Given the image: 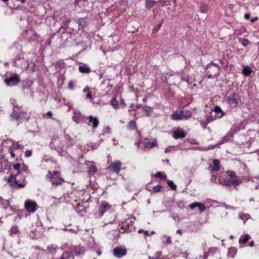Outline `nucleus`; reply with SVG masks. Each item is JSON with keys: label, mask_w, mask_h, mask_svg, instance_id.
Returning a JSON list of instances; mask_svg holds the SVG:
<instances>
[{"label": "nucleus", "mask_w": 259, "mask_h": 259, "mask_svg": "<svg viewBox=\"0 0 259 259\" xmlns=\"http://www.w3.org/2000/svg\"><path fill=\"white\" fill-rule=\"evenodd\" d=\"M257 20H258V17H255L252 18V19H251L250 21L251 22H254L257 21Z\"/></svg>", "instance_id": "0e129e2a"}, {"label": "nucleus", "mask_w": 259, "mask_h": 259, "mask_svg": "<svg viewBox=\"0 0 259 259\" xmlns=\"http://www.w3.org/2000/svg\"><path fill=\"white\" fill-rule=\"evenodd\" d=\"M228 139L227 138L225 137H224L222 140L220 141V144H223L227 141Z\"/></svg>", "instance_id": "864d4df0"}, {"label": "nucleus", "mask_w": 259, "mask_h": 259, "mask_svg": "<svg viewBox=\"0 0 259 259\" xmlns=\"http://www.w3.org/2000/svg\"><path fill=\"white\" fill-rule=\"evenodd\" d=\"M20 81L19 75L16 73H13L9 77L4 79V82L8 86L13 87L17 85Z\"/></svg>", "instance_id": "20e7f679"}, {"label": "nucleus", "mask_w": 259, "mask_h": 259, "mask_svg": "<svg viewBox=\"0 0 259 259\" xmlns=\"http://www.w3.org/2000/svg\"><path fill=\"white\" fill-rule=\"evenodd\" d=\"M56 247L54 246V245H52L51 246H48V249L50 251H52V250H55Z\"/></svg>", "instance_id": "4d7b16f0"}, {"label": "nucleus", "mask_w": 259, "mask_h": 259, "mask_svg": "<svg viewBox=\"0 0 259 259\" xmlns=\"http://www.w3.org/2000/svg\"><path fill=\"white\" fill-rule=\"evenodd\" d=\"M138 232L139 233H143L144 235L146 236L150 235V234L148 231H145V230H143V229H139L138 231Z\"/></svg>", "instance_id": "79ce46f5"}, {"label": "nucleus", "mask_w": 259, "mask_h": 259, "mask_svg": "<svg viewBox=\"0 0 259 259\" xmlns=\"http://www.w3.org/2000/svg\"><path fill=\"white\" fill-rule=\"evenodd\" d=\"M157 256H156V257H154V256H153V257H151V256H149V258L150 259H157V258H158V256H160V255H161V252H157Z\"/></svg>", "instance_id": "5fc2aeb1"}, {"label": "nucleus", "mask_w": 259, "mask_h": 259, "mask_svg": "<svg viewBox=\"0 0 259 259\" xmlns=\"http://www.w3.org/2000/svg\"><path fill=\"white\" fill-rule=\"evenodd\" d=\"M155 177L157 178H160L161 180H164L166 178V176L165 174H163L161 172H157L155 175Z\"/></svg>", "instance_id": "7c9ffc66"}, {"label": "nucleus", "mask_w": 259, "mask_h": 259, "mask_svg": "<svg viewBox=\"0 0 259 259\" xmlns=\"http://www.w3.org/2000/svg\"><path fill=\"white\" fill-rule=\"evenodd\" d=\"M113 254L115 256L118 258H121L123 256L126 255L127 251L125 248H121V247H116L113 250Z\"/></svg>", "instance_id": "0eeeda50"}, {"label": "nucleus", "mask_w": 259, "mask_h": 259, "mask_svg": "<svg viewBox=\"0 0 259 259\" xmlns=\"http://www.w3.org/2000/svg\"><path fill=\"white\" fill-rule=\"evenodd\" d=\"M32 152L31 150H27L25 152V155L26 157H30L31 156Z\"/></svg>", "instance_id": "c03bdc74"}, {"label": "nucleus", "mask_w": 259, "mask_h": 259, "mask_svg": "<svg viewBox=\"0 0 259 259\" xmlns=\"http://www.w3.org/2000/svg\"><path fill=\"white\" fill-rule=\"evenodd\" d=\"M142 110L146 113L147 116H150L153 113V108L148 106H145L142 108Z\"/></svg>", "instance_id": "f3484780"}, {"label": "nucleus", "mask_w": 259, "mask_h": 259, "mask_svg": "<svg viewBox=\"0 0 259 259\" xmlns=\"http://www.w3.org/2000/svg\"><path fill=\"white\" fill-rule=\"evenodd\" d=\"M47 114L49 116H52V115H53V113L51 111H49L47 113Z\"/></svg>", "instance_id": "338daca9"}, {"label": "nucleus", "mask_w": 259, "mask_h": 259, "mask_svg": "<svg viewBox=\"0 0 259 259\" xmlns=\"http://www.w3.org/2000/svg\"><path fill=\"white\" fill-rule=\"evenodd\" d=\"M23 148L24 146L22 145H20L18 143L15 145V149H22Z\"/></svg>", "instance_id": "de8ad7c7"}, {"label": "nucleus", "mask_w": 259, "mask_h": 259, "mask_svg": "<svg viewBox=\"0 0 259 259\" xmlns=\"http://www.w3.org/2000/svg\"><path fill=\"white\" fill-rule=\"evenodd\" d=\"M50 181L52 185L55 187L58 186L59 185H61L64 182V179L62 178L57 179L55 177H52Z\"/></svg>", "instance_id": "2eb2a0df"}, {"label": "nucleus", "mask_w": 259, "mask_h": 259, "mask_svg": "<svg viewBox=\"0 0 259 259\" xmlns=\"http://www.w3.org/2000/svg\"><path fill=\"white\" fill-rule=\"evenodd\" d=\"M63 256L65 257V259H69L72 256V253L67 251L63 252Z\"/></svg>", "instance_id": "4c0bfd02"}, {"label": "nucleus", "mask_w": 259, "mask_h": 259, "mask_svg": "<svg viewBox=\"0 0 259 259\" xmlns=\"http://www.w3.org/2000/svg\"><path fill=\"white\" fill-rule=\"evenodd\" d=\"M19 115H20V119L22 118L25 119L26 120L28 121L29 119V115L27 114L26 112L21 111L19 112Z\"/></svg>", "instance_id": "c756f323"}, {"label": "nucleus", "mask_w": 259, "mask_h": 259, "mask_svg": "<svg viewBox=\"0 0 259 259\" xmlns=\"http://www.w3.org/2000/svg\"><path fill=\"white\" fill-rule=\"evenodd\" d=\"M18 175H11L8 179V182L14 188H23L25 185V180L24 178L19 180Z\"/></svg>", "instance_id": "7ed1b4c3"}, {"label": "nucleus", "mask_w": 259, "mask_h": 259, "mask_svg": "<svg viewBox=\"0 0 259 259\" xmlns=\"http://www.w3.org/2000/svg\"><path fill=\"white\" fill-rule=\"evenodd\" d=\"M71 22V20L70 19L67 18L65 21H64L63 23V25H62V27L65 28H67L68 27V25L69 23Z\"/></svg>", "instance_id": "c9c22d12"}, {"label": "nucleus", "mask_w": 259, "mask_h": 259, "mask_svg": "<svg viewBox=\"0 0 259 259\" xmlns=\"http://www.w3.org/2000/svg\"><path fill=\"white\" fill-rule=\"evenodd\" d=\"M237 97L238 96L235 93H233L227 97V101L232 108L235 107L237 106Z\"/></svg>", "instance_id": "6e6552de"}, {"label": "nucleus", "mask_w": 259, "mask_h": 259, "mask_svg": "<svg viewBox=\"0 0 259 259\" xmlns=\"http://www.w3.org/2000/svg\"><path fill=\"white\" fill-rule=\"evenodd\" d=\"M249 17H250L249 14L246 13V14H245L244 18H245V19L247 20V19H248L249 18Z\"/></svg>", "instance_id": "052dcab7"}, {"label": "nucleus", "mask_w": 259, "mask_h": 259, "mask_svg": "<svg viewBox=\"0 0 259 259\" xmlns=\"http://www.w3.org/2000/svg\"><path fill=\"white\" fill-rule=\"evenodd\" d=\"M54 174H55V175H56L58 177L60 175V172H59L58 171H54Z\"/></svg>", "instance_id": "774afa93"}, {"label": "nucleus", "mask_w": 259, "mask_h": 259, "mask_svg": "<svg viewBox=\"0 0 259 259\" xmlns=\"http://www.w3.org/2000/svg\"><path fill=\"white\" fill-rule=\"evenodd\" d=\"M234 34L236 35H239L241 34L239 30H236L234 32Z\"/></svg>", "instance_id": "bf43d9fd"}, {"label": "nucleus", "mask_w": 259, "mask_h": 259, "mask_svg": "<svg viewBox=\"0 0 259 259\" xmlns=\"http://www.w3.org/2000/svg\"><path fill=\"white\" fill-rule=\"evenodd\" d=\"M224 205L227 209H232L234 210L236 209V207L233 206L228 205L226 204H224Z\"/></svg>", "instance_id": "a18cd8bd"}, {"label": "nucleus", "mask_w": 259, "mask_h": 259, "mask_svg": "<svg viewBox=\"0 0 259 259\" xmlns=\"http://www.w3.org/2000/svg\"><path fill=\"white\" fill-rule=\"evenodd\" d=\"M249 42V41L246 39H243L241 40V44L244 47H246L247 45H248Z\"/></svg>", "instance_id": "a19ab883"}, {"label": "nucleus", "mask_w": 259, "mask_h": 259, "mask_svg": "<svg viewBox=\"0 0 259 259\" xmlns=\"http://www.w3.org/2000/svg\"><path fill=\"white\" fill-rule=\"evenodd\" d=\"M189 207L191 209L198 207L201 213L204 211L206 209V207L203 204L198 202H194L190 204Z\"/></svg>", "instance_id": "9d476101"}, {"label": "nucleus", "mask_w": 259, "mask_h": 259, "mask_svg": "<svg viewBox=\"0 0 259 259\" xmlns=\"http://www.w3.org/2000/svg\"><path fill=\"white\" fill-rule=\"evenodd\" d=\"M215 119V117H213L212 116H206V120L208 123L212 122Z\"/></svg>", "instance_id": "58836bf2"}, {"label": "nucleus", "mask_w": 259, "mask_h": 259, "mask_svg": "<svg viewBox=\"0 0 259 259\" xmlns=\"http://www.w3.org/2000/svg\"><path fill=\"white\" fill-rule=\"evenodd\" d=\"M112 141H113V144H114V145H118V142H117V141L116 139H112Z\"/></svg>", "instance_id": "680f3d73"}, {"label": "nucleus", "mask_w": 259, "mask_h": 259, "mask_svg": "<svg viewBox=\"0 0 259 259\" xmlns=\"http://www.w3.org/2000/svg\"><path fill=\"white\" fill-rule=\"evenodd\" d=\"M12 120H15L17 121H20V115L18 114L16 112L13 111L11 115Z\"/></svg>", "instance_id": "bb28decb"}, {"label": "nucleus", "mask_w": 259, "mask_h": 259, "mask_svg": "<svg viewBox=\"0 0 259 259\" xmlns=\"http://www.w3.org/2000/svg\"><path fill=\"white\" fill-rule=\"evenodd\" d=\"M19 232V229L17 226H12L9 231L10 235H11L12 236L14 234H15V235L18 234Z\"/></svg>", "instance_id": "aec40b11"}, {"label": "nucleus", "mask_w": 259, "mask_h": 259, "mask_svg": "<svg viewBox=\"0 0 259 259\" xmlns=\"http://www.w3.org/2000/svg\"><path fill=\"white\" fill-rule=\"evenodd\" d=\"M155 4L154 0H146L145 7L148 9L152 8Z\"/></svg>", "instance_id": "b1692460"}, {"label": "nucleus", "mask_w": 259, "mask_h": 259, "mask_svg": "<svg viewBox=\"0 0 259 259\" xmlns=\"http://www.w3.org/2000/svg\"><path fill=\"white\" fill-rule=\"evenodd\" d=\"M89 90H90V88L88 87H86L85 88H84L83 92H89Z\"/></svg>", "instance_id": "e2e57ef3"}, {"label": "nucleus", "mask_w": 259, "mask_h": 259, "mask_svg": "<svg viewBox=\"0 0 259 259\" xmlns=\"http://www.w3.org/2000/svg\"><path fill=\"white\" fill-rule=\"evenodd\" d=\"M199 123L201 125V126L203 128H205L206 127V125L208 124L207 122H206V119L205 120H199Z\"/></svg>", "instance_id": "e433bc0d"}, {"label": "nucleus", "mask_w": 259, "mask_h": 259, "mask_svg": "<svg viewBox=\"0 0 259 259\" xmlns=\"http://www.w3.org/2000/svg\"><path fill=\"white\" fill-rule=\"evenodd\" d=\"M239 217L243 221L244 224L247 220L250 219V216L248 214L243 212H240L239 214Z\"/></svg>", "instance_id": "6ab92c4d"}, {"label": "nucleus", "mask_w": 259, "mask_h": 259, "mask_svg": "<svg viewBox=\"0 0 259 259\" xmlns=\"http://www.w3.org/2000/svg\"><path fill=\"white\" fill-rule=\"evenodd\" d=\"M173 137L175 139L184 138L187 135L186 132L180 130L175 131L172 133Z\"/></svg>", "instance_id": "4468645a"}, {"label": "nucleus", "mask_w": 259, "mask_h": 259, "mask_svg": "<svg viewBox=\"0 0 259 259\" xmlns=\"http://www.w3.org/2000/svg\"><path fill=\"white\" fill-rule=\"evenodd\" d=\"M162 23H159L157 26L153 29V31H157L161 27Z\"/></svg>", "instance_id": "49530a36"}, {"label": "nucleus", "mask_w": 259, "mask_h": 259, "mask_svg": "<svg viewBox=\"0 0 259 259\" xmlns=\"http://www.w3.org/2000/svg\"><path fill=\"white\" fill-rule=\"evenodd\" d=\"M192 116L191 111L188 110H181L176 111L171 115V119L174 120L187 119Z\"/></svg>", "instance_id": "f03ea898"}, {"label": "nucleus", "mask_w": 259, "mask_h": 259, "mask_svg": "<svg viewBox=\"0 0 259 259\" xmlns=\"http://www.w3.org/2000/svg\"><path fill=\"white\" fill-rule=\"evenodd\" d=\"M78 70L80 72L83 73H89L91 72V69L89 67L84 66H79Z\"/></svg>", "instance_id": "393cba45"}, {"label": "nucleus", "mask_w": 259, "mask_h": 259, "mask_svg": "<svg viewBox=\"0 0 259 259\" xmlns=\"http://www.w3.org/2000/svg\"><path fill=\"white\" fill-rule=\"evenodd\" d=\"M168 186L173 190L177 189V186L174 183L173 181L168 180L167 182Z\"/></svg>", "instance_id": "2f4dec72"}, {"label": "nucleus", "mask_w": 259, "mask_h": 259, "mask_svg": "<svg viewBox=\"0 0 259 259\" xmlns=\"http://www.w3.org/2000/svg\"><path fill=\"white\" fill-rule=\"evenodd\" d=\"M3 161H4V159H3L2 158H0V171H2V170L3 169V165H2Z\"/></svg>", "instance_id": "6e6d98bb"}, {"label": "nucleus", "mask_w": 259, "mask_h": 259, "mask_svg": "<svg viewBox=\"0 0 259 259\" xmlns=\"http://www.w3.org/2000/svg\"><path fill=\"white\" fill-rule=\"evenodd\" d=\"M89 123L90 126H91L93 128H97L99 124V119L97 117H94L92 115H90L88 117Z\"/></svg>", "instance_id": "1a4fd4ad"}, {"label": "nucleus", "mask_w": 259, "mask_h": 259, "mask_svg": "<svg viewBox=\"0 0 259 259\" xmlns=\"http://www.w3.org/2000/svg\"><path fill=\"white\" fill-rule=\"evenodd\" d=\"M85 249L83 246L80 245L75 246L73 247V252L75 255L79 256L84 253Z\"/></svg>", "instance_id": "9b49d317"}, {"label": "nucleus", "mask_w": 259, "mask_h": 259, "mask_svg": "<svg viewBox=\"0 0 259 259\" xmlns=\"http://www.w3.org/2000/svg\"><path fill=\"white\" fill-rule=\"evenodd\" d=\"M213 111L218 114L217 116L219 118L222 117L225 114L224 111L221 109V107L219 106H215Z\"/></svg>", "instance_id": "a211bd4d"}, {"label": "nucleus", "mask_w": 259, "mask_h": 259, "mask_svg": "<svg viewBox=\"0 0 259 259\" xmlns=\"http://www.w3.org/2000/svg\"><path fill=\"white\" fill-rule=\"evenodd\" d=\"M127 127L129 130H134L136 127V122L135 120H133L128 122Z\"/></svg>", "instance_id": "a878e982"}, {"label": "nucleus", "mask_w": 259, "mask_h": 259, "mask_svg": "<svg viewBox=\"0 0 259 259\" xmlns=\"http://www.w3.org/2000/svg\"><path fill=\"white\" fill-rule=\"evenodd\" d=\"M157 146V143L155 141L148 142L145 144V147L147 148H152Z\"/></svg>", "instance_id": "cd10ccee"}, {"label": "nucleus", "mask_w": 259, "mask_h": 259, "mask_svg": "<svg viewBox=\"0 0 259 259\" xmlns=\"http://www.w3.org/2000/svg\"><path fill=\"white\" fill-rule=\"evenodd\" d=\"M110 206L109 204L108 203L106 202H102L100 206L99 211L100 212V216H102L104 212L107 211L108 209H110Z\"/></svg>", "instance_id": "f8f14e48"}, {"label": "nucleus", "mask_w": 259, "mask_h": 259, "mask_svg": "<svg viewBox=\"0 0 259 259\" xmlns=\"http://www.w3.org/2000/svg\"><path fill=\"white\" fill-rule=\"evenodd\" d=\"M68 88L70 89V90H73V88H74V84H73V82L72 81H70L69 84H68Z\"/></svg>", "instance_id": "09e8293b"}, {"label": "nucleus", "mask_w": 259, "mask_h": 259, "mask_svg": "<svg viewBox=\"0 0 259 259\" xmlns=\"http://www.w3.org/2000/svg\"><path fill=\"white\" fill-rule=\"evenodd\" d=\"M92 94L91 93L88 92V94H87L86 98L88 99H92Z\"/></svg>", "instance_id": "13d9d810"}, {"label": "nucleus", "mask_w": 259, "mask_h": 259, "mask_svg": "<svg viewBox=\"0 0 259 259\" xmlns=\"http://www.w3.org/2000/svg\"><path fill=\"white\" fill-rule=\"evenodd\" d=\"M9 151H10V153L11 154V156L12 158H14L15 157V153L14 152V151L11 149H9Z\"/></svg>", "instance_id": "603ef678"}, {"label": "nucleus", "mask_w": 259, "mask_h": 259, "mask_svg": "<svg viewBox=\"0 0 259 259\" xmlns=\"http://www.w3.org/2000/svg\"><path fill=\"white\" fill-rule=\"evenodd\" d=\"M20 166L21 165L19 163H15L13 165V168L16 170H17L16 174L17 175H19V174L20 173Z\"/></svg>", "instance_id": "473e14b6"}, {"label": "nucleus", "mask_w": 259, "mask_h": 259, "mask_svg": "<svg viewBox=\"0 0 259 259\" xmlns=\"http://www.w3.org/2000/svg\"><path fill=\"white\" fill-rule=\"evenodd\" d=\"M251 72L252 70L248 66H245L243 67V69L242 70V74L245 76L250 75Z\"/></svg>", "instance_id": "412c9836"}, {"label": "nucleus", "mask_w": 259, "mask_h": 259, "mask_svg": "<svg viewBox=\"0 0 259 259\" xmlns=\"http://www.w3.org/2000/svg\"><path fill=\"white\" fill-rule=\"evenodd\" d=\"M208 6L206 4H202L199 7V11L201 13H206L208 12Z\"/></svg>", "instance_id": "5701e85b"}, {"label": "nucleus", "mask_w": 259, "mask_h": 259, "mask_svg": "<svg viewBox=\"0 0 259 259\" xmlns=\"http://www.w3.org/2000/svg\"><path fill=\"white\" fill-rule=\"evenodd\" d=\"M250 238V237L248 234L242 236L239 239V243L240 244H244L249 240Z\"/></svg>", "instance_id": "4be33fe9"}, {"label": "nucleus", "mask_w": 259, "mask_h": 259, "mask_svg": "<svg viewBox=\"0 0 259 259\" xmlns=\"http://www.w3.org/2000/svg\"><path fill=\"white\" fill-rule=\"evenodd\" d=\"M209 168L211 171H218L220 169V163L219 160L214 159L212 164H209Z\"/></svg>", "instance_id": "ddd939ff"}, {"label": "nucleus", "mask_w": 259, "mask_h": 259, "mask_svg": "<svg viewBox=\"0 0 259 259\" xmlns=\"http://www.w3.org/2000/svg\"><path fill=\"white\" fill-rule=\"evenodd\" d=\"M110 104L113 108L118 109V102L115 98H113L110 101Z\"/></svg>", "instance_id": "c85d7f7f"}, {"label": "nucleus", "mask_w": 259, "mask_h": 259, "mask_svg": "<svg viewBox=\"0 0 259 259\" xmlns=\"http://www.w3.org/2000/svg\"><path fill=\"white\" fill-rule=\"evenodd\" d=\"M122 165V162L118 160H116L114 161L113 162H112L110 164L109 166L107 167V169L109 171L118 174L121 169Z\"/></svg>", "instance_id": "39448f33"}, {"label": "nucleus", "mask_w": 259, "mask_h": 259, "mask_svg": "<svg viewBox=\"0 0 259 259\" xmlns=\"http://www.w3.org/2000/svg\"><path fill=\"white\" fill-rule=\"evenodd\" d=\"M65 140L68 141V145H71L73 143V139L68 135H65Z\"/></svg>", "instance_id": "72a5a7b5"}, {"label": "nucleus", "mask_w": 259, "mask_h": 259, "mask_svg": "<svg viewBox=\"0 0 259 259\" xmlns=\"http://www.w3.org/2000/svg\"><path fill=\"white\" fill-rule=\"evenodd\" d=\"M162 186L160 185H158L153 187V191L155 193L161 192L162 190Z\"/></svg>", "instance_id": "f704fd0d"}, {"label": "nucleus", "mask_w": 259, "mask_h": 259, "mask_svg": "<svg viewBox=\"0 0 259 259\" xmlns=\"http://www.w3.org/2000/svg\"><path fill=\"white\" fill-rule=\"evenodd\" d=\"M126 228H127V226H126V225H125L124 226H122V227H121L119 231L121 232H124V231L126 230Z\"/></svg>", "instance_id": "3c124183"}, {"label": "nucleus", "mask_w": 259, "mask_h": 259, "mask_svg": "<svg viewBox=\"0 0 259 259\" xmlns=\"http://www.w3.org/2000/svg\"><path fill=\"white\" fill-rule=\"evenodd\" d=\"M209 68L211 69H213V72L215 73H219V71L220 70V67L218 64L215 63L213 62H211L209 64Z\"/></svg>", "instance_id": "dca6fc26"}, {"label": "nucleus", "mask_w": 259, "mask_h": 259, "mask_svg": "<svg viewBox=\"0 0 259 259\" xmlns=\"http://www.w3.org/2000/svg\"><path fill=\"white\" fill-rule=\"evenodd\" d=\"M73 120L77 123L79 122V115L77 114L73 117Z\"/></svg>", "instance_id": "37998d69"}, {"label": "nucleus", "mask_w": 259, "mask_h": 259, "mask_svg": "<svg viewBox=\"0 0 259 259\" xmlns=\"http://www.w3.org/2000/svg\"><path fill=\"white\" fill-rule=\"evenodd\" d=\"M208 73V74H207V77L209 78H212L214 76H217L219 74L218 73H215L213 71V72Z\"/></svg>", "instance_id": "ea45409f"}, {"label": "nucleus", "mask_w": 259, "mask_h": 259, "mask_svg": "<svg viewBox=\"0 0 259 259\" xmlns=\"http://www.w3.org/2000/svg\"><path fill=\"white\" fill-rule=\"evenodd\" d=\"M48 177L49 178H50V180H51L52 179V177H54V176H53L52 174L50 171H49Z\"/></svg>", "instance_id": "69168bd1"}, {"label": "nucleus", "mask_w": 259, "mask_h": 259, "mask_svg": "<svg viewBox=\"0 0 259 259\" xmlns=\"http://www.w3.org/2000/svg\"><path fill=\"white\" fill-rule=\"evenodd\" d=\"M24 207L27 212L34 213L36 210L38 205L35 201L31 200H27L25 201Z\"/></svg>", "instance_id": "423d86ee"}, {"label": "nucleus", "mask_w": 259, "mask_h": 259, "mask_svg": "<svg viewBox=\"0 0 259 259\" xmlns=\"http://www.w3.org/2000/svg\"><path fill=\"white\" fill-rule=\"evenodd\" d=\"M227 174L228 176L224 181V185L225 186L236 187L242 183L241 180L236 176V173L234 171H228Z\"/></svg>", "instance_id": "f257e3e1"}, {"label": "nucleus", "mask_w": 259, "mask_h": 259, "mask_svg": "<svg viewBox=\"0 0 259 259\" xmlns=\"http://www.w3.org/2000/svg\"><path fill=\"white\" fill-rule=\"evenodd\" d=\"M205 70H206L207 73H211V72H213V71H214L213 69H210L209 68V65L208 64L207 65V66H206V67L205 68Z\"/></svg>", "instance_id": "8fccbe9b"}]
</instances>
